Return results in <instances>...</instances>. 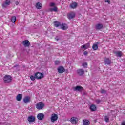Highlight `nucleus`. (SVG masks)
I'll return each mask as SVG.
<instances>
[{"label": "nucleus", "instance_id": "nucleus-19", "mask_svg": "<svg viewBox=\"0 0 125 125\" xmlns=\"http://www.w3.org/2000/svg\"><path fill=\"white\" fill-rule=\"evenodd\" d=\"M68 28V25L66 24L62 23L61 24V27H60V29H62V30H67Z\"/></svg>", "mask_w": 125, "mask_h": 125}, {"label": "nucleus", "instance_id": "nucleus-27", "mask_svg": "<svg viewBox=\"0 0 125 125\" xmlns=\"http://www.w3.org/2000/svg\"><path fill=\"white\" fill-rule=\"evenodd\" d=\"M100 93L102 94H108V91L105 89H101L100 91Z\"/></svg>", "mask_w": 125, "mask_h": 125}, {"label": "nucleus", "instance_id": "nucleus-40", "mask_svg": "<svg viewBox=\"0 0 125 125\" xmlns=\"http://www.w3.org/2000/svg\"><path fill=\"white\" fill-rule=\"evenodd\" d=\"M13 67H14V68H16V67H19V65L16 64V65H14Z\"/></svg>", "mask_w": 125, "mask_h": 125}, {"label": "nucleus", "instance_id": "nucleus-23", "mask_svg": "<svg viewBox=\"0 0 125 125\" xmlns=\"http://www.w3.org/2000/svg\"><path fill=\"white\" fill-rule=\"evenodd\" d=\"M35 6L37 9H41V8H42V3L40 2H37Z\"/></svg>", "mask_w": 125, "mask_h": 125}, {"label": "nucleus", "instance_id": "nucleus-20", "mask_svg": "<svg viewBox=\"0 0 125 125\" xmlns=\"http://www.w3.org/2000/svg\"><path fill=\"white\" fill-rule=\"evenodd\" d=\"M22 98H23V95L22 94H18L16 97L17 101H21Z\"/></svg>", "mask_w": 125, "mask_h": 125}, {"label": "nucleus", "instance_id": "nucleus-22", "mask_svg": "<svg viewBox=\"0 0 125 125\" xmlns=\"http://www.w3.org/2000/svg\"><path fill=\"white\" fill-rule=\"evenodd\" d=\"M90 109L92 112H94L95 111H96V106L94 104H92L90 106Z\"/></svg>", "mask_w": 125, "mask_h": 125}, {"label": "nucleus", "instance_id": "nucleus-13", "mask_svg": "<svg viewBox=\"0 0 125 125\" xmlns=\"http://www.w3.org/2000/svg\"><path fill=\"white\" fill-rule=\"evenodd\" d=\"M37 119L39 121H42V120L44 119V114H43V113H38L37 115Z\"/></svg>", "mask_w": 125, "mask_h": 125}, {"label": "nucleus", "instance_id": "nucleus-12", "mask_svg": "<svg viewBox=\"0 0 125 125\" xmlns=\"http://www.w3.org/2000/svg\"><path fill=\"white\" fill-rule=\"evenodd\" d=\"M27 121L29 123H33V122L36 121V118L33 115H31L28 117Z\"/></svg>", "mask_w": 125, "mask_h": 125}, {"label": "nucleus", "instance_id": "nucleus-41", "mask_svg": "<svg viewBox=\"0 0 125 125\" xmlns=\"http://www.w3.org/2000/svg\"><path fill=\"white\" fill-rule=\"evenodd\" d=\"M15 3L16 5H18V4H19V3L18 2V1L16 2Z\"/></svg>", "mask_w": 125, "mask_h": 125}, {"label": "nucleus", "instance_id": "nucleus-10", "mask_svg": "<svg viewBox=\"0 0 125 125\" xmlns=\"http://www.w3.org/2000/svg\"><path fill=\"white\" fill-rule=\"evenodd\" d=\"M22 43L25 47H29L31 44L29 40H24L22 42Z\"/></svg>", "mask_w": 125, "mask_h": 125}, {"label": "nucleus", "instance_id": "nucleus-38", "mask_svg": "<svg viewBox=\"0 0 125 125\" xmlns=\"http://www.w3.org/2000/svg\"><path fill=\"white\" fill-rule=\"evenodd\" d=\"M96 103H97L98 104H99V103L100 102H101V101L100 100H96Z\"/></svg>", "mask_w": 125, "mask_h": 125}, {"label": "nucleus", "instance_id": "nucleus-18", "mask_svg": "<svg viewBox=\"0 0 125 125\" xmlns=\"http://www.w3.org/2000/svg\"><path fill=\"white\" fill-rule=\"evenodd\" d=\"M77 74L79 75V76H83V74H84V70L83 69H80L77 70Z\"/></svg>", "mask_w": 125, "mask_h": 125}, {"label": "nucleus", "instance_id": "nucleus-28", "mask_svg": "<svg viewBox=\"0 0 125 125\" xmlns=\"http://www.w3.org/2000/svg\"><path fill=\"white\" fill-rule=\"evenodd\" d=\"M58 10V9H57V7L56 6L54 7V8L50 9V11H51V12H52V11H55V12H56Z\"/></svg>", "mask_w": 125, "mask_h": 125}, {"label": "nucleus", "instance_id": "nucleus-11", "mask_svg": "<svg viewBox=\"0 0 125 125\" xmlns=\"http://www.w3.org/2000/svg\"><path fill=\"white\" fill-rule=\"evenodd\" d=\"M113 53L115 54L117 57H122L123 56V52H122V51H114Z\"/></svg>", "mask_w": 125, "mask_h": 125}, {"label": "nucleus", "instance_id": "nucleus-16", "mask_svg": "<svg viewBox=\"0 0 125 125\" xmlns=\"http://www.w3.org/2000/svg\"><path fill=\"white\" fill-rule=\"evenodd\" d=\"M70 122H71L72 124H76L78 122H79V120L78 118L76 117H72L70 119Z\"/></svg>", "mask_w": 125, "mask_h": 125}, {"label": "nucleus", "instance_id": "nucleus-14", "mask_svg": "<svg viewBox=\"0 0 125 125\" xmlns=\"http://www.w3.org/2000/svg\"><path fill=\"white\" fill-rule=\"evenodd\" d=\"M83 87L82 86H77L74 88V91H79L80 92L83 91Z\"/></svg>", "mask_w": 125, "mask_h": 125}, {"label": "nucleus", "instance_id": "nucleus-30", "mask_svg": "<svg viewBox=\"0 0 125 125\" xmlns=\"http://www.w3.org/2000/svg\"><path fill=\"white\" fill-rule=\"evenodd\" d=\"M30 79L31 81H35V80L36 79V76L35 75V76H34L33 75H31L30 76Z\"/></svg>", "mask_w": 125, "mask_h": 125}, {"label": "nucleus", "instance_id": "nucleus-26", "mask_svg": "<svg viewBox=\"0 0 125 125\" xmlns=\"http://www.w3.org/2000/svg\"><path fill=\"white\" fill-rule=\"evenodd\" d=\"M83 125H89V121H88V120H83Z\"/></svg>", "mask_w": 125, "mask_h": 125}, {"label": "nucleus", "instance_id": "nucleus-31", "mask_svg": "<svg viewBox=\"0 0 125 125\" xmlns=\"http://www.w3.org/2000/svg\"><path fill=\"white\" fill-rule=\"evenodd\" d=\"M82 66H83V67H84V68H85V67H87V63L83 62L82 64Z\"/></svg>", "mask_w": 125, "mask_h": 125}, {"label": "nucleus", "instance_id": "nucleus-3", "mask_svg": "<svg viewBox=\"0 0 125 125\" xmlns=\"http://www.w3.org/2000/svg\"><path fill=\"white\" fill-rule=\"evenodd\" d=\"M3 81L5 83H10V82H11V76L5 75L4 77Z\"/></svg>", "mask_w": 125, "mask_h": 125}, {"label": "nucleus", "instance_id": "nucleus-25", "mask_svg": "<svg viewBox=\"0 0 125 125\" xmlns=\"http://www.w3.org/2000/svg\"><path fill=\"white\" fill-rule=\"evenodd\" d=\"M11 21L12 23H15V21H16V17L15 16H12Z\"/></svg>", "mask_w": 125, "mask_h": 125}, {"label": "nucleus", "instance_id": "nucleus-9", "mask_svg": "<svg viewBox=\"0 0 125 125\" xmlns=\"http://www.w3.org/2000/svg\"><path fill=\"white\" fill-rule=\"evenodd\" d=\"M95 28L96 31H100V30L103 29V24L101 23L97 24Z\"/></svg>", "mask_w": 125, "mask_h": 125}, {"label": "nucleus", "instance_id": "nucleus-34", "mask_svg": "<svg viewBox=\"0 0 125 125\" xmlns=\"http://www.w3.org/2000/svg\"><path fill=\"white\" fill-rule=\"evenodd\" d=\"M55 3H50V4H49V6H50V7H53V6H55Z\"/></svg>", "mask_w": 125, "mask_h": 125}, {"label": "nucleus", "instance_id": "nucleus-32", "mask_svg": "<svg viewBox=\"0 0 125 125\" xmlns=\"http://www.w3.org/2000/svg\"><path fill=\"white\" fill-rule=\"evenodd\" d=\"M55 40H56L57 42L60 40V36H57L55 38Z\"/></svg>", "mask_w": 125, "mask_h": 125}, {"label": "nucleus", "instance_id": "nucleus-7", "mask_svg": "<svg viewBox=\"0 0 125 125\" xmlns=\"http://www.w3.org/2000/svg\"><path fill=\"white\" fill-rule=\"evenodd\" d=\"M104 63L105 65H108L110 66L111 64H112V61L110 60L109 58H105L104 59Z\"/></svg>", "mask_w": 125, "mask_h": 125}, {"label": "nucleus", "instance_id": "nucleus-2", "mask_svg": "<svg viewBox=\"0 0 125 125\" xmlns=\"http://www.w3.org/2000/svg\"><path fill=\"white\" fill-rule=\"evenodd\" d=\"M35 75L37 80H41V79L43 78V77H44L43 75V73H42L39 72L36 73Z\"/></svg>", "mask_w": 125, "mask_h": 125}, {"label": "nucleus", "instance_id": "nucleus-21", "mask_svg": "<svg viewBox=\"0 0 125 125\" xmlns=\"http://www.w3.org/2000/svg\"><path fill=\"white\" fill-rule=\"evenodd\" d=\"M54 26L55 27H56L57 28H59L60 29V27H61V24L60 22L58 21H55L54 22Z\"/></svg>", "mask_w": 125, "mask_h": 125}, {"label": "nucleus", "instance_id": "nucleus-37", "mask_svg": "<svg viewBox=\"0 0 125 125\" xmlns=\"http://www.w3.org/2000/svg\"><path fill=\"white\" fill-rule=\"evenodd\" d=\"M82 48H84V49H87V48L86 45H83Z\"/></svg>", "mask_w": 125, "mask_h": 125}, {"label": "nucleus", "instance_id": "nucleus-36", "mask_svg": "<svg viewBox=\"0 0 125 125\" xmlns=\"http://www.w3.org/2000/svg\"><path fill=\"white\" fill-rule=\"evenodd\" d=\"M105 2H107L108 4H110V3H111V1H110V0H106L105 1Z\"/></svg>", "mask_w": 125, "mask_h": 125}, {"label": "nucleus", "instance_id": "nucleus-24", "mask_svg": "<svg viewBox=\"0 0 125 125\" xmlns=\"http://www.w3.org/2000/svg\"><path fill=\"white\" fill-rule=\"evenodd\" d=\"M97 44H98V42H97V44H94L93 45L92 48L93 50H97L98 49V45H97Z\"/></svg>", "mask_w": 125, "mask_h": 125}, {"label": "nucleus", "instance_id": "nucleus-29", "mask_svg": "<svg viewBox=\"0 0 125 125\" xmlns=\"http://www.w3.org/2000/svg\"><path fill=\"white\" fill-rule=\"evenodd\" d=\"M110 120V118L108 117V116H105L104 117V121L106 123H109V121Z\"/></svg>", "mask_w": 125, "mask_h": 125}, {"label": "nucleus", "instance_id": "nucleus-17", "mask_svg": "<svg viewBox=\"0 0 125 125\" xmlns=\"http://www.w3.org/2000/svg\"><path fill=\"white\" fill-rule=\"evenodd\" d=\"M77 6H78V3L76 2L71 3L70 5V8H72V9L77 8Z\"/></svg>", "mask_w": 125, "mask_h": 125}, {"label": "nucleus", "instance_id": "nucleus-4", "mask_svg": "<svg viewBox=\"0 0 125 125\" xmlns=\"http://www.w3.org/2000/svg\"><path fill=\"white\" fill-rule=\"evenodd\" d=\"M57 120H58V116L57 114L55 113L52 114L51 117V122L54 123V122L57 121Z\"/></svg>", "mask_w": 125, "mask_h": 125}, {"label": "nucleus", "instance_id": "nucleus-15", "mask_svg": "<svg viewBox=\"0 0 125 125\" xmlns=\"http://www.w3.org/2000/svg\"><path fill=\"white\" fill-rule=\"evenodd\" d=\"M23 102L24 103H29L31 102V97L30 96H26L23 99Z\"/></svg>", "mask_w": 125, "mask_h": 125}, {"label": "nucleus", "instance_id": "nucleus-39", "mask_svg": "<svg viewBox=\"0 0 125 125\" xmlns=\"http://www.w3.org/2000/svg\"><path fill=\"white\" fill-rule=\"evenodd\" d=\"M88 52H87V51H84V52H83V54L84 55H87V54H88Z\"/></svg>", "mask_w": 125, "mask_h": 125}, {"label": "nucleus", "instance_id": "nucleus-6", "mask_svg": "<svg viewBox=\"0 0 125 125\" xmlns=\"http://www.w3.org/2000/svg\"><path fill=\"white\" fill-rule=\"evenodd\" d=\"M67 17L69 20H71V19H74V18L76 17V13L71 12L70 13L67 15Z\"/></svg>", "mask_w": 125, "mask_h": 125}, {"label": "nucleus", "instance_id": "nucleus-1", "mask_svg": "<svg viewBox=\"0 0 125 125\" xmlns=\"http://www.w3.org/2000/svg\"><path fill=\"white\" fill-rule=\"evenodd\" d=\"M44 107V104L42 102L38 103L36 105V108L37 110H42Z\"/></svg>", "mask_w": 125, "mask_h": 125}, {"label": "nucleus", "instance_id": "nucleus-5", "mask_svg": "<svg viewBox=\"0 0 125 125\" xmlns=\"http://www.w3.org/2000/svg\"><path fill=\"white\" fill-rule=\"evenodd\" d=\"M11 3V2H10V0H6L4 1V2L2 3V6L3 8H6L8 5H10Z\"/></svg>", "mask_w": 125, "mask_h": 125}, {"label": "nucleus", "instance_id": "nucleus-35", "mask_svg": "<svg viewBox=\"0 0 125 125\" xmlns=\"http://www.w3.org/2000/svg\"><path fill=\"white\" fill-rule=\"evenodd\" d=\"M87 48H88V47H89V46H90V43H87L85 44Z\"/></svg>", "mask_w": 125, "mask_h": 125}, {"label": "nucleus", "instance_id": "nucleus-8", "mask_svg": "<svg viewBox=\"0 0 125 125\" xmlns=\"http://www.w3.org/2000/svg\"><path fill=\"white\" fill-rule=\"evenodd\" d=\"M57 70H58V73H59V74H63V73H64V72H65L66 71V70L65 69L64 67H63L62 66H59Z\"/></svg>", "mask_w": 125, "mask_h": 125}, {"label": "nucleus", "instance_id": "nucleus-33", "mask_svg": "<svg viewBox=\"0 0 125 125\" xmlns=\"http://www.w3.org/2000/svg\"><path fill=\"white\" fill-rule=\"evenodd\" d=\"M60 64V62L59 61H56L55 62V65H59Z\"/></svg>", "mask_w": 125, "mask_h": 125}]
</instances>
